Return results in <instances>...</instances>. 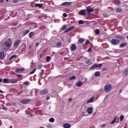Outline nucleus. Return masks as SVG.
<instances>
[{
	"label": "nucleus",
	"mask_w": 128,
	"mask_h": 128,
	"mask_svg": "<svg viewBox=\"0 0 128 128\" xmlns=\"http://www.w3.org/2000/svg\"><path fill=\"white\" fill-rule=\"evenodd\" d=\"M104 16V18H108V16H110L109 15H107L106 14H103Z\"/></svg>",
	"instance_id": "09e8293b"
},
{
	"label": "nucleus",
	"mask_w": 128,
	"mask_h": 128,
	"mask_svg": "<svg viewBox=\"0 0 128 128\" xmlns=\"http://www.w3.org/2000/svg\"><path fill=\"white\" fill-rule=\"evenodd\" d=\"M44 74V70H41V72H40V78H44V77H42V74Z\"/></svg>",
	"instance_id": "aec40b11"
},
{
	"label": "nucleus",
	"mask_w": 128,
	"mask_h": 128,
	"mask_svg": "<svg viewBox=\"0 0 128 128\" xmlns=\"http://www.w3.org/2000/svg\"><path fill=\"white\" fill-rule=\"evenodd\" d=\"M46 98V100H50V96H47Z\"/></svg>",
	"instance_id": "4d7b16f0"
},
{
	"label": "nucleus",
	"mask_w": 128,
	"mask_h": 128,
	"mask_svg": "<svg viewBox=\"0 0 128 128\" xmlns=\"http://www.w3.org/2000/svg\"><path fill=\"white\" fill-rule=\"evenodd\" d=\"M87 52H92V48H89L88 49V50H87Z\"/></svg>",
	"instance_id": "79ce46f5"
},
{
	"label": "nucleus",
	"mask_w": 128,
	"mask_h": 128,
	"mask_svg": "<svg viewBox=\"0 0 128 128\" xmlns=\"http://www.w3.org/2000/svg\"><path fill=\"white\" fill-rule=\"evenodd\" d=\"M62 6H72V2H64L62 3Z\"/></svg>",
	"instance_id": "0eeeda50"
},
{
	"label": "nucleus",
	"mask_w": 128,
	"mask_h": 128,
	"mask_svg": "<svg viewBox=\"0 0 128 128\" xmlns=\"http://www.w3.org/2000/svg\"><path fill=\"white\" fill-rule=\"evenodd\" d=\"M35 8H42L44 4H36L34 5Z\"/></svg>",
	"instance_id": "f8f14e48"
},
{
	"label": "nucleus",
	"mask_w": 128,
	"mask_h": 128,
	"mask_svg": "<svg viewBox=\"0 0 128 128\" xmlns=\"http://www.w3.org/2000/svg\"><path fill=\"white\" fill-rule=\"evenodd\" d=\"M26 70V68H16L15 70L16 72H22Z\"/></svg>",
	"instance_id": "9d476101"
},
{
	"label": "nucleus",
	"mask_w": 128,
	"mask_h": 128,
	"mask_svg": "<svg viewBox=\"0 0 128 128\" xmlns=\"http://www.w3.org/2000/svg\"><path fill=\"white\" fill-rule=\"evenodd\" d=\"M78 24H84V21L80 20L78 22Z\"/></svg>",
	"instance_id": "58836bf2"
},
{
	"label": "nucleus",
	"mask_w": 128,
	"mask_h": 128,
	"mask_svg": "<svg viewBox=\"0 0 128 128\" xmlns=\"http://www.w3.org/2000/svg\"><path fill=\"white\" fill-rule=\"evenodd\" d=\"M48 90L46 89H44V90H42L40 92V96H44V94H48Z\"/></svg>",
	"instance_id": "39448f33"
},
{
	"label": "nucleus",
	"mask_w": 128,
	"mask_h": 128,
	"mask_svg": "<svg viewBox=\"0 0 128 128\" xmlns=\"http://www.w3.org/2000/svg\"><path fill=\"white\" fill-rule=\"evenodd\" d=\"M28 32H30V30H25L23 32L22 36H26V34H28Z\"/></svg>",
	"instance_id": "a211bd4d"
},
{
	"label": "nucleus",
	"mask_w": 128,
	"mask_h": 128,
	"mask_svg": "<svg viewBox=\"0 0 128 128\" xmlns=\"http://www.w3.org/2000/svg\"><path fill=\"white\" fill-rule=\"evenodd\" d=\"M63 126L64 128H70L71 126L70 124L66 123L64 124Z\"/></svg>",
	"instance_id": "f3484780"
},
{
	"label": "nucleus",
	"mask_w": 128,
	"mask_h": 128,
	"mask_svg": "<svg viewBox=\"0 0 128 128\" xmlns=\"http://www.w3.org/2000/svg\"><path fill=\"white\" fill-rule=\"evenodd\" d=\"M87 112L88 114H92V108L89 107L87 110Z\"/></svg>",
	"instance_id": "6ab92c4d"
},
{
	"label": "nucleus",
	"mask_w": 128,
	"mask_h": 128,
	"mask_svg": "<svg viewBox=\"0 0 128 128\" xmlns=\"http://www.w3.org/2000/svg\"><path fill=\"white\" fill-rule=\"evenodd\" d=\"M0 2H2V4L4 3V0H0Z\"/></svg>",
	"instance_id": "0e129e2a"
},
{
	"label": "nucleus",
	"mask_w": 128,
	"mask_h": 128,
	"mask_svg": "<svg viewBox=\"0 0 128 128\" xmlns=\"http://www.w3.org/2000/svg\"><path fill=\"white\" fill-rule=\"evenodd\" d=\"M116 12H122V9L120 8H118L116 10Z\"/></svg>",
	"instance_id": "c756f323"
},
{
	"label": "nucleus",
	"mask_w": 128,
	"mask_h": 128,
	"mask_svg": "<svg viewBox=\"0 0 128 128\" xmlns=\"http://www.w3.org/2000/svg\"><path fill=\"white\" fill-rule=\"evenodd\" d=\"M4 110H8V108H6V107H4Z\"/></svg>",
	"instance_id": "13d9d810"
},
{
	"label": "nucleus",
	"mask_w": 128,
	"mask_h": 128,
	"mask_svg": "<svg viewBox=\"0 0 128 128\" xmlns=\"http://www.w3.org/2000/svg\"><path fill=\"white\" fill-rule=\"evenodd\" d=\"M38 70H40L41 68H42V64H40L38 66Z\"/></svg>",
	"instance_id": "a19ab883"
},
{
	"label": "nucleus",
	"mask_w": 128,
	"mask_h": 128,
	"mask_svg": "<svg viewBox=\"0 0 128 128\" xmlns=\"http://www.w3.org/2000/svg\"><path fill=\"white\" fill-rule=\"evenodd\" d=\"M106 124H103L100 126V128H104V126H106Z\"/></svg>",
	"instance_id": "6e6d98bb"
},
{
	"label": "nucleus",
	"mask_w": 128,
	"mask_h": 128,
	"mask_svg": "<svg viewBox=\"0 0 128 128\" xmlns=\"http://www.w3.org/2000/svg\"><path fill=\"white\" fill-rule=\"evenodd\" d=\"M86 11L88 12H94V9L91 8L90 6H88L86 8Z\"/></svg>",
	"instance_id": "1a4fd4ad"
},
{
	"label": "nucleus",
	"mask_w": 128,
	"mask_h": 128,
	"mask_svg": "<svg viewBox=\"0 0 128 128\" xmlns=\"http://www.w3.org/2000/svg\"><path fill=\"white\" fill-rule=\"evenodd\" d=\"M108 70V68H105L102 69V70H103V72H106V70Z\"/></svg>",
	"instance_id": "864d4df0"
},
{
	"label": "nucleus",
	"mask_w": 128,
	"mask_h": 128,
	"mask_svg": "<svg viewBox=\"0 0 128 128\" xmlns=\"http://www.w3.org/2000/svg\"><path fill=\"white\" fill-rule=\"evenodd\" d=\"M32 100L28 98H24L21 100L20 102L21 104H30Z\"/></svg>",
	"instance_id": "20e7f679"
},
{
	"label": "nucleus",
	"mask_w": 128,
	"mask_h": 128,
	"mask_svg": "<svg viewBox=\"0 0 128 128\" xmlns=\"http://www.w3.org/2000/svg\"><path fill=\"white\" fill-rule=\"evenodd\" d=\"M76 86H78V88H80V86H82V82L80 81H78V82H77L76 83Z\"/></svg>",
	"instance_id": "dca6fc26"
},
{
	"label": "nucleus",
	"mask_w": 128,
	"mask_h": 128,
	"mask_svg": "<svg viewBox=\"0 0 128 128\" xmlns=\"http://www.w3.org/2000/svg\"><path fill=\"white\" fill-rule=\"evenodd\" d=\"M98 68V64H96L92 66L90 68V70H94L95 68Z\"/></svg>",
	"instance_id": "2eb2a0df"
},
{
	"label": "nucleus",
	"mask_w": 128,
	"mask_h": 128,
	"mask_svg": "<svg viewBox=\"0 0 128 128\" xmlns=\"http://www.w3.org/2000/svg\"><path fill=\"white\" fill-rule=\"evenodd\" d=\"M122 90H120V94L122 92Z\"/></svg>",
	"instance_id": "69168bd1"
},
{
	"label": "nucleus",
	"mask_w": 128,
	"mask_h": 128,
	"mask_svg": "<svg viewBox=\"0 0 128 128\" xmlns=\"http://www.w3.org/2000/svg\"><path fill=\"white\" fill-rule=\"evenodd\" d=\"M94 97H92L89 100H88L87 101V104H90V102H94Z\"/></svg>",
	"instance_id": "b1692460"
},
{
	"label": "nucleus",
	"mask_w": 128,
	"mask_h": 128,
	"mask_svg": "<svg viewBox=\"0 0 128 128\" xmlns=\"http://www.w3.org/2000/svg\"><path fill=\"white\" fill-rule=\"evenodd\" d=\"M72 98H70L69 99V101H70V102H72Z\"/></svg>",
	"instance_id": "680f3d73"
},
{
	"label": "nucleus",
	"mask_w": 128,
	"mask_h": 128,
	"mask_svg": "<svg viewBox=\"0 0 128 128\" xmlns=\"http://www.w3.org/2000/svg\"><path fill=\"white\" fill-rule=\"evenodd\" d=\"M4 84H10V79L8 78H5L3 80Z\"/></svg>",
	"instance_id": "4468645a"
},
{
	"label": "nucleus",
	"mask_w": 128,
	"mask_h": 128,
	"mask_svg": "<svg viewBox=\"0 0 128 128\" xmlns=\"http://www.w3.org/2000/svg\"><path fill=\"white\" fill-rule=\"evenodd\" d=\"M0 82H2V79L0 78Z\"/></svg>",
	"instance_id": "e2e57ef3"
},
{
	"label": "nucleus",
	"mask_w": 128,
	"mask_h": 128,
	"mask_svg": "<svg viewBox=\"0 0 128 128\" xmlns=\"http://www.w3.org/2000/svg\"><path fill=\"white\" fill-rule=\"evenodd\" d=\"M6 1L8 2L9 0H6Z\"/></svg>",
	"instance_id": "338daca9"
},
{
	"label": "nucleus",
	"mask_w": 128,
	"mask_h": 128,
	"mask_svg": "<svg viewBox=\"0 0 128 128\" xmlns=\"http://www.w3.org/2000/svg\"><path fill=\"white\" fill-rule=\"evenodd\" d=\"M36 68H34L32 72H30V74H34L36 72Z\"/></svg>",
	"instance_id": "4c0bfd02"
},
{
	"label": "nucleus",
	"mask_w": 128,
	"mask_h": 128,
	"mask_svg": "<svg viewBox=\"0 0 128 128\" xmlns=\"http://www.w3.org/2000/svg\"><path fill=\"white\" fill-rule=\"evenodd\" d=\"M57 46H62V42H58L56 43Z\"/></svg>",
	"instance_id": "ea45409f"
},
{
	"label": "nucleus",
	"mask_w": 128,
	"mask_h": 128,
	"mask_svg": "<svg viewBox=\"0 0 128 128\" xmlns=\"http://www.w3.org/2000/svg\"><path fill=\"white\" fill-rule=\"evenodd\" d=\"M114 4H116V6H120V1L119 0H116L114 2Z\"/></svg>",
	"instance_id": "4be33fe9"
},
{
	"label": "nucleus",
	"mask_w": 128,
	"mask_h": 128,
	"mask_svg": "<svg viewBox=\"0 0 128 128\" xmlns=\"http://www.w3.org/2000/svg\"><path fill=\"white\" fill-rule=\"evenodd\" d=\"M63 16H64V18H66V16H68V14H66V13L63 14Z\"/></svg>",
	"instance_id": "8fccbe9b"
},
{
	"label": "nucleus",
	"mask_w": 128,
	"mask_h": 128,
	"mask_svg": "<svg viewBox=\"0 0 128 128\" xmlns=\"http://www.w3.org/2000/svg\"><path fill=\"white\" fill-rule=\"evenodd\" d=\"M76 76H72L70 78L69 80H76Z\"/></svg>",
	"instance_id": "c9c22d12"
},
{
	"label": "nucleus",
	"mask_w": 128,
	"mask_h": 128,
	"mask_svg": "<svg viewBox=\"0 0 128 128\" xmlns=\"http://www.w3.org/2000/svg\"><path fill=\"white\" fill-rule=\"evenodd\" d=\"M85 44H90V40H86Z\"/></svg>",
	"instance_id": "a18cd8bd"
},
{
	"label": "nucleus",
	"mask_w": 128,
	"mask_h": 128,
	"mask_svg": "<svg viewBox=\"0 0 128 128\" xmlns=\"http://www.w3.org/2000/svg\"><path fill=\"white\" fill-rule=\"evenodd\" d=\"M49 122H54V118H52L49 120Z\"/></svg>",
	"instance_id": "72a5a7b5"
},
{
	"label": "nucleus",
	"mask_w": 128,
	"mask_h": 128,
	"mask_svg": "<svg viewBox=\"0 0 128 128\" xmlns=\"http://www.w3.org/2000/svg\"><path fill=\"white\" fill-rule=\"evenodd\" d=\"M67 28L68 27L66 26V25H64L62 28V30H66Z\"/></svg>",
	"instance_id": "473e14b6"
},
{
	"label": "nucleus",
	"mask_w": 128,
	"mask_h": 128,
	"mask_svg": "<svg viewBox=\"0 0 128 128\" xmlns=\"http://www.w3.org/2000/svg\"><path fill=\"white\" fill-rule=\"evenodd\" d=\"M24 84H25L26 86H28L29 84L28 82H24Z\"/></svg>",
	"instance_id": "37998d69"
},
{
	"label": "nucleus",
	"mask_w": 128,
	"mask_h": 128,
	"mask_svg": "<svg viewBox=\"0 0 128 128\" xmlns=\"http://www.w3.org/2000/svg\"><path fill=\"white\" fill-rule=\"evenodd\" d=\"M16 58V55H12V56H11V57L10 58V60H12V58Z\"/></svg>",
	"instance_id": "2f4dec72"
},
{
	"label": "nucleus",
	"mask_w": 128,
	"mask_h": 128,
	"mask_svg": "<svg viewBox=\"0 0 128 128\" xmlns=\"http://www.w3.org/2000/svg\"><path fill=\"white\" fill-rule=\"evenodd\" d=\"M86 10H81L79 12L78 14H80V16H86Z\"/></svg>",
	"instance_id": "6e6552de"
},
{
	"label": "nucleus",
	"mask_w": 128,
	"mask_h": 128,
	"mask_svg": "<svg viewBox=\"0 0 128 128\" xmlns=\"http://www.w3.org/2000/svg\"><path fill=\"white\" fill-rule=\"evenodd\" d=\"M40 46V43L36 42V46Z\"/></svg>",
	"instance_id": "5fc2aeb1"
},
{
	"label": "nucleus",
	"mask_w": 128,
	"mask_h": 128,
	"mask_svg": "<svg viewBox=\"0 0 128 128\" xmlns=\"http://www.w3.org/2000/svg\"><path fill=\"white\" fill-rule=\"evenodd\" d=\"M74 28H75L74 26H71V27L68 28L70 32V30H74Z\"/></svg>",
	"instance_id": "e433bc0d"
},
{
	"label": "nucleus",
	"mask_w": 128,
	"mask_h": 128,
	"mask_svg": "<svg viewBox=\"0 0 128 128\" xmlns=\"http://www.w3.org/2000/svg\"><path fill=\"white\" fill-rule=\"evenodd\" d=\"M40 58H42V54H40Z\"/></svg>",
	"instance_id": "774afa93"
},
{
	"label": "nucleus",
	"mask_w": 128,
	"mask_h": 128,
	"mask_svg": "<svg viewBox=\"0 0 128 128\" xmlns=\"http://www.w3.org/2000/svg\"><path fill=\"white\" fill-rule=\"evenodd\" d=\"M16 76H22V74H16Z\"/></svg>",
	"instance_id": "052dcab7"
},
{
	"label": "nucleus",
	"mask_w": 128,
	"mask_h": 128,
	"mask_svg": "<svg viewBox=\"0 0 128 128\" xmlns=\"http://www.w3.org/2000/svg\"><path fill=\"white\" fill-rule=\"evenodd\" d=\"M4 51L0 52V60H4Z\"/></svg>",
	"instance_id": "9b49d317"
},
{
	"label": "nucleus",
	"mask_w": 128,
	"mask_h": 128,
	"mask_svg": "<svg viewBox=\"0 0 128 128\" xmlns=\"http://www.w3.org/2000/svg\"><path fill=\"white\" fill-rule=\"evenodd\" d=\"M85 40L84 38H81L79 40L78 42L79 44H84V42Z\"/></svg>",
	"instance_id": "a878e982"
},
{
	"label": "nucleus",
	"mask_w": 128,
	"mask_h": 128,
	"mask_svg": "<svg viewBox=\"0 0 128 128\" xmlns=\"http://www.w3.org/2000/svg\"><path fill=\"white\" fill-rule=\"evenodd\" d=\"M86 64H92V62H90V60H88L86 61Z\"/></svg>",
	"instance_id": "f704fd0d"
},
{
	"label": "nucleus",
	"mask_w": 128,
	"mask_h": 128,
	"mask_svg": "<svg viewBox=\"0 0 128 128\" xmlns=\"http://www.w3.org/2000/svg\"><path fill=\"white\" fill-rule=\"evenodd\" d=\"M94 32L96 34H100V31L99 29H96L94 30Z\"/></svg>",
	"instance_id": "cd10ccee"
},
{
	"label": "nucleus",
	"mask_w": 128,
	"mask_h": 128,
	"mask_svg": "<svg viewBox=\"0 0 128 128\" xmlns=\"http://www.w3.org/2000/svg\"><path fill=\"white\" fill-rule=\"evenodd\" d=\"M4 46H5L8 50H10L12 46V40L9 38L3 43Z\"/></svg>",
	"instance_id": "f257e3e1"
},
{
	"label": "nucleus",
	"mask_w": 128,
	"mask_h": 128,
	"mask_svg": "<svg viewBox=\"0 0 128 128\" xmlns=\"http://www.w3.org/2000/svg\"><path fill=\"white\" fill-rule=\"evenodd\" d=\"M128 46V43L126 42H122L120 46V48H124V46Z\"/></svg>",
	"instance_id": "5701e85b"
},
{
	"label": "nucleus",
	"mask_w": 128,
	"mask_h": 128,
	"mask_svg": "<svg viewBox=\"0 0 128 128\" xmlns=\"http://www.w3.org/2000/svg\"><path fill=\"white\" fill-rule=\"evenodd\" d=\"M98 66L99 68H102V64H98Z\"/></svg>",
	"instance_id": "3c124183"
},
{
	"label": "nucleus",
	"mask_w": 128,
	"mask_h": 128,
	"mask_svg": "<svg viewBox=\"0 0 128 128\" xmlns=\"http://www.w3.org/2000/svg\"><path fill=\"white\" fill-rule=\"evenodd\" d=\"M20 42H22V40H16V42L14 43V48H18L20 44Z\"/></svg>",
	"instance_id": "423d86ee"
},
{
	"label": "nucleus",
	"mask_w": 128,
	"mask_h": 128,
	"mask_svg": "<svg viewBox=\"0 0 128 128\" xmlns=\"http://www.w3.org/2000/svg\"><path fill=\"white\" fill-rule=\"evenodd\" d=\"M18 80L16 79L10 80V84H16Z\"/></svg>",
	"instance_id": "412c9836"
},
{
	"label": "nucleus",
	"mask_w": 128,
	"mask_h": 128,
	"mask_svg": "<svg viewBox=\"0 0 128 128\" xmlns=\"http://www.w3.org/2000/svg\"><path fill=\"white\" fill-rule=\"evenodd\" d=\"M104 90L106 92H108V94L112 92V84H106L104 86Z\"/></svg>",
	"instance_id": "f03ea898"
},
{
	"label": "nucleus",
	"mask_w": 128,
	"mask_h": 128,
	"mask_svg": "<svg viewBox=\"0 0 128 128\" xmlns=\"http://www.w3.org/2000/svg\"><path fill=\"white\" fill-rule=\"evenodd\" d=\"M71 50L73 52L76 50V44H72L71 46Z\"/></svg>",
	"instance_id": "ddd939ff"
},
{
	"label": "nucleus",
	"mask_w": 128,
	"mask_h": 128,
	"mask_svg": "<svg viewBox=\"0 0 128 128\" xmlns=\"http://www.w3.org/2000/svg\"><path fill=\"white\" fill-rule=\"evenodd\" d=\"M124 120V116L123 115H121L120 116V121L122 122V120Z\"/></svg>",
	"instance_id": "7c9ffc66"
},
{
	"label": "nucleus",
	"mask_w": 128,
	"mask_h": 128,
	"mask_svg": "<svg viewBox=\"0 0 128 128\" xmlns=\"http://www.w3.org/2000/svg\"><path fill=\"white\" fill-rule=\"evenodd\" d=\"M110 42L112 46H118L120 42V40L118 39L114 38L111 40Z\"/></svg>",
	"instance_id": "7ed1b4c3"
},
{
	"label": "nucleus",
	"mask_w": 128,
	"mask_h": 128,
	"mask_svg": "<svg viewBox=\"0 0 128 128\" xmlns=\"http://www.w3.org/2000/svg\"><path fill=\"white\" fill-rule=\"evenodd\" d=\"M32 32H30L29 34V37L32 38Z\"/></svg>",
	"instance_id": "603ef678"
},
{
	"label": "nucleus",
	"mask_w": 128,
	"mask_h": 128,
	"mask_svg": "<svg viewBox=\"0 0 128 128\" xmlns=\"http://www.w3.org/2000/svg\"><path fill=\"white\" fill-rule=\"evenodd\" d=\"M124 74L125 76H126L128 75V68L124 70Z\"/></svg>",
	"instance_id": "393cba45"
},
{
	"label": "nucleus",
	"mask_w": 128,
	"mask_h": 128,
	"mask_svg": "<svg viewBox=\"0 0 128 128\" xmlns=\"http://www.w3.org/2000/svg\"><path fill=\"white\" fill-rule=\"evenodd\" d=\"M12 2L13 4H16V2H18V0H14Z\"/></svg>",
	"instance_id": "c03bdc74"
},
{
	"label": "nucleus",
	"mask_w": 128,
	"mask_h": 128,
	"mask_svg": "<svg viewBox=\"0 0 128 128\" xmlns=\"http://www.w3.org/2000/svg\"><path fill=\"white\" fill-rule=\"evenodd\" d=\"M46 60H47V62H48V60H50V56H48L46 57Z\"/></svg>",
	"instance_id": "49530a36"
},
{
	"label": "nucleus",
	"mask_w": 128,
	"mask_h": 128,
	"mask_svg": "<svg viewBox=\"0 0 128 128\" xmlns=\"http://www.w3.org/2000/svg\"><path fill=\"white\" fill-rule=\"evenodd\" d=\"M70 32V29L68 28L67 30H66L65 31H64V32L65 33H66V32Z\"/></svg>",
	"instance_id": "de8ad7c7"
},
{
	"label": "nucleus",
	"mask_w": 128,
	"mask_h": 128,
	"mask_svg": "<svg viewBox=\"0 0 128 128\" xmlns=\"http://www.w3.org/2000/svg\"><path fill=\"white\" fill-rule=\"evenodd\" d=\"M116 122V117L114 120L110 122V124H114V122Z\"/></svg>",
	"instance_id": "c85d7f7f"
},
{
	"label": "nucleus",
	"mask_w": 128,
	"mask_h": 128,
	"mask_svg": "<svg viewBox=\"0 0 128 128\" xmlns=\"http://www.w3.org/2000/svg\"><path fill=\"white\" fill-rule=\"evenodd\" d=\"M100 72L98 71L96 72L94 74L95 76H100Z\"/></svg>",
	"instance_id": "bb28decb"
},
{
	"label": "nucleus",
	"mask_w": 128,
	"mask_h": 128,
	"mask_svg": "<svg viewBox=\"0 0 128 128\" xmlns=\"http://www.w3.org/2000/svg\"><path fill=\"white\" fill-rule=\"evenodd\" d=\"M87 16H92V14H90V12H88L87 14Z\"/></svg>",
	"instance_id": "bf43d9fd"
}]
</instances>
